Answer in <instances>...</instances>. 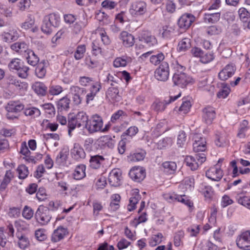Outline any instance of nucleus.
I'll return each mask as SVG.
<instances>
[{
  "instance_id": "nucleus-24",
  "label": "nucleus",
  "mask_w": 250,
  "mask_h": 250,
  "mask_svg": "<svg viewBox=\"0 0 250 250\" xmlns=\"http://www.w3.org/2000/svg\"><path fill=\"white\" fill-rule=\"evenodd\" d=\"M77 123V127L80 128L82 126L85 128V124L88 120V117L85 112L83 111L79 112L74 116Z\"/></svg>"
},
{
  "instance_id": "nucleus-47",
  "label": "nucleus",
  "mask_w": 250,
  "mask_h": 250,
  "mask_svg": "<svg viewBox=\"0 0 250 250\" xmlns=\"http://www.w3.org/2000/svg\"><path fill=\"white\" fill-rule=\"evenodd\" d=\"M17 171L19 174L20 179H25L29 174L27 167L24 165L19 166L17 169Z\"/></svg>"
},
{
  "instance_id": "nucleus-28",
  "label": "nucleus",
  "mask_w": 250,
  "mask_h": 250,
  "mask_svg": "<svg viewBox=\"0 0 250 250\" xmlns=\"http://www.w3.org/2000/svg\"><path fill=\"white\" fill-rule=\"evenodd\" d=\"M228 142L225 133L218 132L215 134V144L217 146L223 147L227 145Z\"/></svg>"
},
{
  "instance_id": "nucleus-41",
  "label": "nucleus",
  "mask_w": 250,
  "mask_h": 250,
  "mask_svg": "<svg viewBox=\"0 0 250 250\" xmlns=\"http://www.w3.org/2000/svg\"><path fill=\"white\" fill-rule=\"evenodd\" d=\"M248 121L244 120H243L240 125L238 132L237 133V136L240 138H244L245 137L246 132L249 129L248 126Z\"/></svg>"
},
{
  "instance_id": "nucleus-64",
  "label": "nucleus",
  "mask_w": 250,
  "mask_h": 250,
  "mask_svg": "<svg viewBox=\"0 0 250 250\" xmlns=\"http://www.w3.org/2000/svg\"><path fill=\"white\" fill-rule=\"evenodd\" d=\"M177 201L182 203L189 208L192 207L193 205V203L185 195H179Z\"/></svg>"
},
{
  "instance_id": "nucleus-37",
  "label": "nucleus",
  "mask_w": 250,
  "mask_h": 250,
  "mask_svg": "<svg viewBox=\"0 0 250 250\" xmlns=\"http://www.w3.org/2000/svg\"><path fill=\"white\" fill-rule=\"evenodd\" d=\"M173 143V140L171 137H165L159 141L157 144L158 149H162L170 146Z\"/></svg>"
},
{
  "instance_id": "nucleus-23",
  "label": "nucleus",
  "mask_w": 250,
  "mask_h": 250,
  "mask_svg": "<svg viewBox=\"0 0 250 250\" xmlns=\"http://www.w3.org/2000/svg\"><path fill=\"white\" fill-rule=\"evenodd\" d=\"M67 229L62 227H59L55 229L51 237V240L53 242H57L62 239L67 234Z\"/></svg>"
},
{
  "instance_id": "nucleus-60",
  "label": "nucleus",
  "mask_w": 250,
  "mask_h": 250,
  "mask_svg": "<svg viewBox=\"0 0 250 250\" xmlns=\"http://www.w3.org/2000/svg\"><path fill=\"white\" fill-rule=\"evenodd\" d=\"M229 92V88L226 85H223L222 89L217 93V97L219 98L224 99L228 96Z\"/></svg>"
},
{
  "instance_id": "nucleus-33",
  "label": "nucleus",
  "mask_w": 250,
  "mask_h": 250,
  "mask_svg": "<svg viewBox=\"0 0 250 250\" xmlns=\"http://www.w3.org/2000/svg\"><path fill=\"white\" fill-rule=\"evenodd\" d=\"M86 167L84 165L78 166L73 173V176L76 180H81L85 176Z\"/></svg>"
},
{
  "instance_id": "nucleus-49",
  "label": "nucleus",
  "mask_w": 250,
  "mask_h": 250,
  "mask_svg": "<svg viewBox=\"0 0 250 250\" xmlns=\"http://www.w3.org/2000/svg\"><path fill=\"white\" fill-rule=\"evenodd\" d=\"M164 55L162 53H159L156 55H152L150 57V62L155 65L159 64L164 60Z\"/></svg>"
},
{
  "instance_id": "nucleus-57",
  "label": "nucleus",
  "mask_w": 250,
  "mask_h": 250,
  "mask_svg": "<svg viewBox=\"0 0 250 250\" xmlns=\"http://www.w3.org/2000/svg\"><path fill=\"white\" fill-rule=\"evenodd\" d=\"M63 91L62 86L58 85H52L49 87L48 92L51 95H58Z\"/></svg>"
},
{
  "instance_id": "nucleus-29",
  "label": "nucleus",
  "mask_w": 250,
  "mask_h": 250,
  "mask_svg": "<svg viewBox=\"0 0 250 250\" xmlns=\"http://www.w3.org/2000/svg\"><path fill=\"white\" fill-rule=\"evenodd\" d=\"M34 91L38 95L44 96L46 94L47 87L45 85L41 82H36L32 85Z\"/></svg>"
},
{
  "instance_id": "nucleus-59",
  "label": "nucleus",
  "mask_w": 250,
  "mask_h": 250,
  "mask_svg": "<svg viewBox=\"0 0 250 250\" xmlns=\"http://www.w3.org/2000/svg\"><path fill=\"white\" fill-rule=\"evenodd\" d=\"M162 31V35L163 37L168 38L171 36L172 34L173 33L174 29L172 27L166 25L163 27Z\"/></svg>"
},
{
  "instance_id": "nucleus-48",
  "label": "nucleus",
  "mask_w": 250,
  "mask_h": 250,
  "mask_svg": "<svg viewBox=\"0 0 250 250\" xmlns=\"http://www.w3.org/2000/svg\"><path fill=\"white\" fill-rule=\"evenodd\" d=\"M191 104L188 100H183L182 104L179 109V111L181 114H186L189 111Z\"/></svg>"
},
{
  "instance_id": "nucleus-45",
  "label": "nucleus",
  "mask_w": 250,
  "mask_h": 250,
  "mask_svg": "<svg viewBox=\"0 0 250 250\" xmlns=\"http://www.w3.org/2000/svg\"><path fill=\"white\" fill-rule=\"evenodd\" d=\"M86 51V47L85 45H79L74 52V57L76 60L82 59Z\"/></svg>"
},
{
  "instance_id": "nucleus-13",
  "label": "nucleus",
  "mask_w": 250,
  "mask_h": 250,
  "mask_svg": "<svg viewBox=\"0 0 250 250\" xmlns=\"http://www.w3.org/2000/svg\"><path fill=\"white\" fill-rule=\"evenodd\" d=\"M122 170L119 168L112 169L108 175V182L111 186L118 187L121 184L122 179Z\"/></svg>"
},
{
  "instance_id": "nucleus-5",
  "label": "nucleus",
  "mask_w": 250,
  "mask_h": 250,
  "mask_svg": "<svg viewBox=\"0 0 250 250\" xmlns=\"http://www.w3.org/2000/svg\"><path fill=\"white\" fill-rule=\"evenodd\" d=\"M129 11L134 17L143 16L147 11V4L144 1H135L132 3Z\"/></svg>"
},
{
  "instance_id": "nucleus-58",
  "label": "nucleus",
  "mask_w": 250,
  "mask_h": 250,
  "mask_svg": "<svg viewBox=\"0 0 250 250\" xmlns=\"http://www.w3.org/2000/svg\"><path fill=\"white\" fill-rule=\"evenodd\" d=\"M33 215V210L30 207L25 206L22 210L23 217L27 220H30L32 218Z\"/></svg>"
},
{
  "instance_id": "nucleus-26",
  "label": "nucleus",
  "mask_w": 250,
  "mask_h": 250,
  "mask_svg": "<svg viewBox=\"0 0 250 250\" xmlns=\"http://www.w3.org/2000/svg\"><path fill=\"white\" fill-rule=\"evenodd\" d=\"M104 161V158L101 155H94L91 156L89 160L90 166L93 169L100 168Z\"/></svg>"
},
{
  "instance_id": "nucleus-44",
  "label": "nucleus",
  "mask_w": 250,
  "mask_h": 250,
  "mask_svg": "<svg viewBox=\"0 0 250 250\" xmlns=\"http://www.w3.org/2000/svg\"><path fill=\"white\" fill-rule=\"evenodd\" d=\"M18 238V245L21 249L26 248L29 245V240L28 238L24 235L17 234Z\"/></svg>"
},
{
  "instance_id": "nucleus-43",
  "label": "nucleus",
  "mask_w": 250,
  "mask_h": 250,
  "mask_svg": "<svg viewBox=\"0 0 250 250\" xmlns=\"http://www.w3.org/2000/svg\"><path fill=\"white\" fill-rule=\"evenodd\" d=\"M70 100L66 97L61 99L58 103V108L60 111L66 110L69 108Z\"/></svg>"
},
{
  "instance_id": "nucleus-20",
  "label": "nucleus",
  "mask_w": 250,
  "mask_h": 250,
  "mask_svg": "<svg viewBox=\"0 0 250 250\" xmlns=\"http://www.w3.org/2000/svg\"><path fill=\"white\" fill-rule=\"evenodd\" d=\"M141 197L139 193V190L135 189L133 190L131 197L129 199V203L127 206V209L131 211L135 209L136 205L141 199Z\"/></svg>"
},
{
  "instance_id": "nucleus-31",
  "label": "nucleus",
  "mask_w": 250,
  "mask_h": 250,
  "mask_svg": "<svg viewBox=\"0 0 250 250\" xmlns=\"http://www.w3.org/2000/svg\"><path fill=\"white\" fill-rule=\"evenodd\" d=\"M24 114L30 119L38 117L41 115L40 110L37 107H30L26 108L23 111Z\"/></svg>"
},
{
  "instance_id": "nucleus-39",
  "label": "nucleus",
  "mask_w": 250,
  "mask_h": 250,
  "mask_svg": "<svg viewBox=\"0 0 250 250\" xmlns=\"http://www.w3.org/2000/svg\"><path fill=\"white\" fill-rule=\"evenodd\" d=\"M162 167L164 171L168 174L173 173L177 168V165L174 162H165L163 163Z\"/></svg>"
},
{
  "instance_id": "nucleus-52",
  "label": "nucleus",
  "mask_w": 250,
  "mask_h": 250,
  "mask_svg": "<svg viewBox=\"0 0 250 250\" xmlns=\"http://www.w3.org/2000/svg\"><path fill=\"white\" fill-rule=\"evenodd\" d=\"M29 67L21 64V66L16 71L19 77L25 79L28 75Z\"/></svg>"
},
{
  "instance_id": "nucleus-50",
  "label": "nucleus",
  "mask_w": 250,
  "mask_h": 250,
  "mask_svg": "<svg viewBox=\"0 0 250 250\" xmlns=\"http://www.w3.org/2000/svg\"><path fill=\"white\" fill-rule=\"evenodd\" d=\"M22 62L18 58L12 59L8 64V67L10 70L17 71L21 66Z\"/></svg>"
},
{
  "instance_id": "nucleus-54",
  "label": "nucleus",
  "mask_w": 250,
  "mask_h": 250,
  "mask_svg": "<svg viewBox=\"0 0 250 250\" xmlns=\"http://www.w3.org/2000/svg\"><path fill=\"white\" fill-rule=\"evenodd\" d=\"M238 14L240 20L243 22H246L250 17L249 11L244 7L240 8L238 10Z\"/></svg>"
},
{
  "instance_id": "nucleus-56",
  "label": "nucleus",
  "mask_w": 250,
  "mask_h": 250,
  "mask_svg": "<svg viewBox=\"0 0 250 250\" xmlns=\"http://www.w3.org/2000/svg\"><path fill=\"white\" fill-rule=\"evenodd\" d=\"M77 127V123L74 116L69 117L68 120V134L71 135V131Z\"/></svg>"
},
{
  "instance_id": "nucleus-12",
  "label": "nucleus",
  "mask_w": 250,
  "mask_h": 250,
  "mask_svg": "<svg viewBox=\"0 0 250 250\" xmlns=\"http://www.w3.org/2000/svg\"><path fill=\"white\" fill-rule=\"evenodd\" d=\"M236 71L235 65L232 63L226 65L218 73V78L222 81H226L231 77Z\"/></svg>"
},
{
  "instance_id": "nucleus-61",
  "label": "nucleus",
  "mask_w": 250,
  "mask_h": 250,
  "mask_svg": "<svg viewBox=\"0 0 250 250\" xmlns=\"http://www.w3.org/2000/svg\"><path fill=\"white\" fill-rule=\"evenodd\" d=\"M237 200L239 204L250 209V197L245 196H240Z\"/></svg>"
},
{
  "instance_id": "nucleus-53",
  "label": "nucleus",
  "mask_w": 250,
  "mask_h": 250,
  "mask_svg": "<svg viewBox=\"0 0 250 250\" xmlns=\"http://www.w3.org/2000/svg\"><path fill=\"white\" fill-rule=\"evenodd\" d=\"M55 26H52V24H49L47 21H45V20H43V23L42 25L41 29L42 31L46 34H50L53 31Z\"/></svg>"
},
{
  "instance_id": "nucleus-10",
  "label": "nucleus",
  "mask_w": 250,
  "mask_h": 250,
  "mask_svg": "<svg viewBox=\"0 0 250 250\" xmlns=\"http://www.w3.org/2000/svg\"><path fill=\"white\" fill-rule=\"evenodd\" d=\"M70 93L72 95V100L74 103L78 105L82 101L83 96L86 93V90L77 86H72L70 88Z\"/></svg>"
},
{
  "instance_id": "nucleus-2",
  "label": "nucleus",
  "mask_w": 250,
  "mask_h": 250,
  "mask_svg": "<svg viewBox=\"0 0 250 250\" xmlns=\"http://www.w3.org/2000/svg\"><path fill=\"white\" fill-rule=\"evenodd\" d=\"M103 121L102 118L98 114L93 115L85 124V129L89 133L97 132H104L108 130V128L106 126L103 128Z\"/></svg>"
},
{
  "instance_id": "nucleus-35",
  "label": "nucleus",
  "mask_w": 250,
  "mask_h": 250,
  "mask_svg": "<svg viewBox=\"0 0 250 250\" xmlns=\"http://www.w3.org/2000/svg\"><path fill=\"white\" fill-rule=\"evenodd\" d=\"M13 178V172L10 170H7L0 184V188L3 189H5Z\"/></svg>"
},
{
  "instance_id": "nucleus-36",
  "label": "nucleus",
  "mask_w": 250,
  "mask_h": 250,
  "mask_svg": "<svg viewBox=\"0 0 250 250\" xmlns=\"http://www.w3.org/2000/svg\"><path fill=\"white\" fill-rule=\"evenodd\" d=\"M91 47L93 55L98 56L100 54H102L103 49L100 39L94 40L92 42Z\"/></svg>"
},
{
  "instance_id": "nucleus-18",
  "label": "nucleus",
  "mask_w": 250,
  "mask_h": 250,
  "mask_svg": "<svg viewBox=\"0 0 250 250\" xmlns=\"http://www.w3.org/2000/svg\"><path fill=\"white\" fill-rule=\"evenodd\" d=\"M139 40L146 42L149 46H153L157 42L156 38L148 31H142L139 36Z\"/></svg>"
},
{
  "instance_id": "nucleus-27",
  "label": "nucleus",
  "mask_w": 250,
  "mask_h": 250,
  "mask_svg": "<svg viewBox=\"0 0 250 250\" xmlns=\"http://www.w3.org/2000/svg\"><path fill=\"white\" fill-rule=\"evenodd\" d=\"M23 57L26 59L28 63L32 66H35L39 61V57L31 49L25 53Z\"/></svg>"
},
{
  "instance_id": "nucleus-7",
  "label": "nucleus",
  "mask_w": 250,
  "mask_h": 250,
  "mask_svg": "<svg viewBox=\"0 0 250 250\" xmlns=\"http://www.w3.org/2000/svg\"><path fill=\"white\" fill-rule=\"evenodd\" d=\"M237 247L243 250H250V231L242 233L236 240Z\"/></svg>"
},
{
  "instance_id": "nucleus-40",
  "label": "nucleus",
  "mask_w": 250,
  "mask_h": 250,
  "mask_svg": "<svg viewBox=\"0 0 250 250\" xmlns=\"http://www.w3.org/2000/svg\"><path fill=\"white\" fill-rule=\"evenodd\" d=\"M187 134L183 130H180L177 137V145L178 147H184L186 144Z\"/></svg>"
},
{
  "instance_id": "nucleus-19",
  "label": "nucleus",
  "mask_w": 250,
  "mask_h": 250,
  "mask_svg": "<svg viewBox=\"0 0 250 250\" xmlns=\"http://www.w3.org/2000/svg\"><path fill=\"white\" fill-rule=\"evenodd\" d=\"M111 86L109 87L106 93V97L113 101H119L121 96L119 95V90L117 86L111 83Z\"/></svg>"
},
{
  "instance_id": "nucleus-4",
  "label": "nucleus",
  "mask_w": 250,
  "mask_h": 250,
  "mask_svg": "<svg viewBox=\"0 0 250 250\" xmlns=\"http://www.w3.org/2000/svg\"><path fill=\"white\" fill-rule=\"evenodd\" d=\"M206 160V155L205 153H196L194 156H187L185 163L188 166L190 167L191 170H195L199 165L205 162Z\"/></svg>"
},
{
  "instance_id": "nucleus-51",
  "label": "nucleus",
  "mask_w": 250,
  "mask_h": 250,
  "mask_svg": "<svg viewBox=\"0 0 250 250\" xmlns=\"http://www.w3.org/2000/svg\"><path fill=\"white\" fill-rule=\"evenodd\" d=\"M42 107L46 114L49 115L48 117H51L55 114V109L53 105L48 103L42 105Z\"/></svg>"
},
{
  "instance_id": "nucleus-21",
  "label": "nucleus",
  "mask_w": 250,
  "mask_h": 250,
  "mask_svg": "<svg viewBox=\"0 0 250 250\" xmlns=\"http://www.w3.org/2000/svg\"><path fill=\"white\" fill-rule=\"evenodd\" d=\"M120 39L122 41L123 45L126 47H131L134 43V36L126 31L121 33Z\"/></svg>"
},
{
  "instance_id": "nucleus-30",
  "label": "nucleus",
  "mask_w": 250,
  "mask_h": 250,
  "mask_svg": "<svg viewBox=\"0 0 250 250\" xmlns=\"http://www.w3.org/2000/svg\"><path fill=\"white\" fill-rule=\"evenodd\" d=\"M43 20H45V21L48 22L49 24H52V26L55 27L58 26L60 23V17L55 13H51L46 15Z\"/></svg>"
},
{
  "instance_id": "nucleus-32",
  "label": "nucleus",
  "mask_w": 250,
  "mask_h": 250,
  "mask_svg": "<svg viewBox=\"0 0 250 250\" xmlns=\"http://www.w3.org/2000/svg\"><path fill=\"white\" fill-rule=\"evenodd\" d=\"M48 65V62L43 60L39 64L36 69V74L40 78H42L46 74L45 68Z\"/></svg>"
},
{
  "instance_id": "nucleus-55",
  "label": "nucleus",
  "mask_w": 250,
  "mask_h": 250,
  "mask_svg": "<svg viewBox=\"0 0 250 250\" xmlns=\"http://www.w3.org/2000/svg\"><path fill=\"white\" fill-rule=\"evenodd\" d=\"M96 18L100 22H103L104 24H107L110 21L108 15L104 12L99 11L96 15Z\"/></svg>"
},
{
  "instance_id": "nucleus-38",
  "label": "nucleus",
  "mask_w": 250,
  "mask_h": 250,
  "mask_svg": "<svg viewBox=\"0 0 250 250\" xmlns=\"http://www.w3.org/2000/svg\"><path fill=\"white\" fill-rule=\"evenodd\" d=\"M131 62V58L123 56L117 58L113 62V65L115 67L125 66L127 63Z\"/></svg>"
},
{
  "instance_id": "nucleus-3",
  "label": "nucleus",
  "mask_w": 250,
  "mask_h": 250,
  "mask_svg": "<svg viewBox=\"0 0 250 250\" xmlns=\"http://www.w3.org/2000/svg\"><path fill=\"white\" fill-rule=\"evenodd\" d=\"M35 217L38 223L44 226L50 222L52 216L48 208L40 206L35 212Z\"/></svg>"
},
{
  "instance_id": "nucleus-1",
  "label": "nucleus",
  "mask_w": 250,
  "mask_h": 250,
  "mask_svg": "<svg viewBox=\"0 0 250 250\" xmlns=\"http://www.w3.org/2000/svg\"><path fill=\"white\" fill-rule=\"evenodd\" d=\"M174 70L172 82L174 85L185 87L192 82V78L184 72L185 67L180 64L177 61L173 62L171 65Z\"/></svg>"
},
{
  "instance_id": "nucleus-9",
  "label": "nucleus",
  "mask_w": 250,
  "mask_h": 250,
  "mask_svg": "<svg viewBox=\"0 0 250 250\" xmlns=\"http://www.w3.org/2000/svg\"><path fill=\"white\" fill-rule=\"evenodd\" d=\"M206 175L208 179L212 181H219L223 176V171L220 166L217 164L209 168L206 171Z\"/></svg>"
},
{
  "instance_id": "nucleus-22",
  "label": "nucleus",
  "mask_w": 250,
  "mask_h": 250,
  "mask_svg": "<svg viewBox=\"0 0 250 250\" xmlns=\"http://www.w3.org/2000/svg\"><path fill=\"white\" fill-rule=\"evenodd\" d=\"M11 48L23 56L29 50L28 45L24 42H16L11 45Z\"/></svg>"
},
{
  "instance_id": "nucleus-25",
  "label": "nucleus",
  "mask_w": 250,
  "mask_h": 250,
  "mask_svg": "<svg viewBox=\"0 0 250 250\" xmlns=\"http://www.w3.org/2000/svg\"><path fill=\"white\" fill-rule=\"evenodd\" d=\"M3 40L5 42H11L16 41L19 37L17 30L12 29L7 32H4L2 35Z\"/></svg>"
},
{
  "instance_id": "nucleus-63",
  "label": "nucleus",
  "mask_w": 250,
  "mask_h": 250,
  "mask_svg": "<svg viewBox=\"0 0 250 250\" xmlns=\"http://www.w3.org/2000/svg\"><path fill=\"white\" fill-rule=\"evenodd\" d=\"M213 58V55L211 52H204L200 58V61L203 63H207L212 61Z\"/></svg>"
},
{
  "instance_id": "nucleus-8",
  "label": "nucleus",
  "mask_w": 250,
  "mask_h": 250,
  "mask_svg": "<svg viewBox=\"0 0 250 250\" xmlns=\"http://www.w3.org/2000/svg\"><path fill=\"white\" fill-rule=\"evenodd\" d=\"M169 75L168 64L163 62L155 71V77L158 81L165 82L167 80Z\"/></svg>"
},
{
  "instance_id": "nucleus-17",
  "label": "nucleus",
  "mask_w": 250,
  "mask_h": 250,
  "mask_svg": "<svg viewBox=\"0 0 250 250\" xmlns=\"http://www.w3.org/2000/svg\"><path fill=\"white\" fill-rule=\"evenodd\" d=\"M71 155L73 159L80 161L85 157V153L83 148L78 143H75L71 150Z\"/></svg>"
},
{
  "instance_id": "nucleus-14",
  "label": "nucleus",
  "mask_w": 250,
  "mask_h": 250,
  "mask_svg": "<svg viewBox=\"0 0 250 250\" xmlns=\"http://www.w3.org/2000/svg\"><path fill=\"white\" fill-rule=\"evenodd\" d=\"M181 96V93L177 96H170L168 100H165L164 102H154L152 105V109L156 112H161L164 111L166 106L176 100Z\"/></svg>"
},
{
  "instance_id": "nucleus-34",
  "label": "nucleus",
  "mask_w": 250,
  "mask_h": 250,
  "mask_svg": "<svg viewBox=\"0 0 250 250\" xmlns=\"http://www.w3.org/2000/svg\"><path fill=\"white\" fill-rule=\"evenodd\" d=\"M220 18V13L219 12L214 13L205 14L204 21L208 23H214L217 22Z\"/></svg>"
},
{
  "instance_id": "nucleus-62",
  "label": "nucleus",
  "mask_w": 250,
  "mask_h": 250,
  "mask_svg": "<svg viewBox=\"0 0 250 250\" xmlns=\"http://www.w3.org/2000/svg\"><path fill=\"white\" fill-rule=\"evenodd\" d=\"M184 236V232L183 230L178 231L174 235V244L176 247H178L180 245L181 239Z\"/></svg>"
},
{
  "instance_id": "nucleus-6",
  "label": "nucleus",
  "mask_w": 250,
  "mask_h": 250,
  "mask_svg": "<svg viewBox=\"0 0 250 250\" xmlns=\"http://www.w3.org/2000/svg\"><path fill=\"white\" fill-rule=\"evenodd\" d=\"M193 149L196 153H204L207 149L206 139L203 137L201 134L195 133L193 136Z\"/></svg>"
},
{
  "instance_id": "nucleus-16",
  "label": "nucleus",
  "mask_w": 250,
  "mask_h": 250,
  "mask_svg": "<svg viewBox=\"0 0 250 250\" xmlns=\"http://www.w3.org/2000/svg\"><path fill=\"white\" fill-rule=\"evenodd\" d=\"M203 119L208 125L212 123L216 116V113L214 108L211 106H207L203 109Z\"/></svg>"
},
{
  "instance_id": "nucleus-42",
  "label": "nucleus",
  "mask_w": 250,
  "mask_h": 250,
  "mask_svg": "<svg viewBox=\"0 0 250 250\" xmlns=\"http://www.w3.org/2000/svg\"><path fill=\"white\" fill-rule=\"evenodd\" d=\"M190 39L187 38L182 39L178 43V50L180 52H185L190 47Z\"/></svg>"
},
{
  "instance_id": "nucleus-46",
  "label": "nucleus",
  "mask_w": 250,
  "mask_h": 250,
  "mask_svg": "<svg viewBox=\"0 0 250 250\" xmlns=\"http://www.w3.org/2000/svg\"><path fill=\"white\" fill-rule=\"evenodd\" d=\"M201 189L204 194L205 198L210 199L213 195V190L212 187L207 185L206 183H203L201 185Z\"/></svg>"
},
{
  "instance_id": "nucleus-11",
  "label": "nucleus",
  "mask_w": 250,
  "mask_h": 250,
  "mask_svg": "<svg viewBox=\"0 0 250 250\" xmlns=\"http://www.w3.org/2000/svg\"><path fill=\"white\" fill-rule=\"evenodd\" d=\"M129 176L134 181L140 182L145 178L146 171L142 167H134L130 169Z\"/></svg>"
},
{
  "instance_id": "nucleus-15",
  "label": "nucleus",
  "mask_w": 250,
  "mask_h": 250,
  "mask_svg": "<svg viewBox=\"0 0 250 250\" xmlns=\"http://www.w3.org/2000/svg\"><path fill=\"white\" fill-rule=\"evenodd\" d=\"M194 20L195 17L192 15L184 14L179 19L178 24L180 28L186 30L190 26Z\"/></svg>"
}]
</instances>
